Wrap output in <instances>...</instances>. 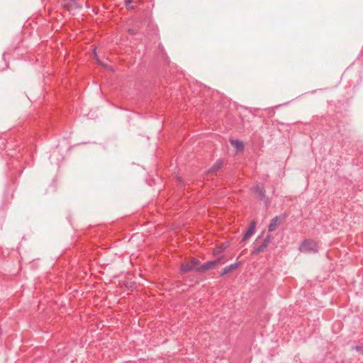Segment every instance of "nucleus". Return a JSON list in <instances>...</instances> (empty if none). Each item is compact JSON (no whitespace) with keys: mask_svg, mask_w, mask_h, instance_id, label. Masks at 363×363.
Returning <instances> with one entry per match:
<instances>
[{"mask_svg":"<svg viewBox=\"0 0 363 363\" xmlns=\"http://www.w3.org/2000/svg\"><path fill=\"white\" fill-rule=\"evenodd\" d=\"M272 237L270 235L266 236V238L262 240L260 245H257L255 243V247L252 250V255H258L260 252H263L269 245V242L272 241Z\"/></svg>","mask_w":363,"mask_h":363,"instance_id":"obj_2","label":"nucleus"},{"mask_svg":"<svg viewBox=\"0 0 363 363\" xmlns=\"http://www.w3.org/2000/svg\"><path fill=\"white\" fill-rule=\"evenodd\" d=\"M223 164V161L222 160H218L209 169V172H216L220 169Z\"/></svg>","mask_w":363,"mask_h":363,"instance_id":"obj_11","label":"nucleus"},{"mask_svg":"<svg viewBox=\"0 0 363 363\" xmlns=\"http://www.w3.org/2000/svg\"><path fill=\"white\" fill-rule=\"evenodd\" d=\"M230 143L236 148L237 151L240 152L244 150V143L241 140L230 139Z\"/></svg>","mask_w":363,"mask_h":363,"instance_id":"obj_6","label":"nucleus"},{"mask_svg":"<svg viewBox=\"0 0 363 363\" xmlns=\"http://www.w3.org/2000/svg\"><path fill=\"white\" fill-rule=\"evenodd\" d=\"M228 245L226 243H222L220 245L216 246V247L213 250V254L214 256H216L223 252L227 248Z\"/></svg>","mask_w":363,"mask_h":363,"instance_id":"obj_9","label":"nucleus"},{"mask_svg":"<svg viewBox=\"0 0 363 363\" xmlns=\"http://www.w3.org/2000/svg\"><path fill=\"white\" fill-rule=\"evenodd\" d=\"M132 3V0H125V4L126 6L130 5Z\"/></svg>","mask_w":363,"mask_h":363,"instance_id":"obj_14","label":"nucleus"},{"mask_svg":"<svg viewBox=\"0 0 363 363\" xmlns=\"http://www.w3.org/2000/svg\"><path fill=\"white\" fill-rule=\"evenodd\" d=\"M239 265V263H234V264H231L227 267H225L223 272L220 273V276H224L227 274H228L229 272H230L231 271H233V269H236Z\"/></svg>","mask_w":363,"mask_h":363,"instance_id":"obj_7","label":"nucleus"},{"mask_svg":"<svg viewBox=\"0 0 363 363\" xmlns=\"http://www.w3.org/2000/svg\"><path fill=\"white\" fill-rule=\"evenodd\" d=\"M279 218L278 216H276L275 218H274L271 220L270 224L269 225L268 230L269 232L274 231L279 225Z\"/></svg>","mask_w":363,"mask_h":363,"instance_id":"obj_8","label":"nucleus"},{"mask_svg":"<svg viewBox=\"0 0 363 363\" xmlns=\"http://www.w3.org/2000/svg\"><path fill=\"white\" fill-rule=\"evenodd\" d=\"M194 269L195 265H192L190 263H183L180 267V270L184 273L194 270Z\"/></svg>","mask_w":363,"mask_h":363,"instance_id":"obj_10","label":"nucleus"},{"mask_svg":"<svg viewBox=\"0 0 363 363\" xmlns=\"http://www.w3.org/2000/svg\"><path fill=\"white\" fill-rule=\"evenodd\" d=\"M199 261L196 259H194L191 262L190 264H191L192 265H195V269L196 270V269L198 268L197 266L199 265Z\"/></svg>","mask_w":363,"mask_h":363,"instance_id":"obj_13","label":"nucleus"},{"mask_svg":"<svg viewBox=\"0 0 363 363\" xmlns=\"http://www.w3.org/2000/svg\"><path fill=\"white\" fill-rule=\"evenodd\" d=\"M222 257H218V259L215 260L208 261L205 262L203 264H202L201 267L196 269V271L198 272H206L207 270H209L211 269L213 266H215L220 259Z\"/></svg>","mask_w":363,"mask_h":363,"instance_id":"obj_3","label":"nucleus"},{"mask_svg":"<svg viewBox=\"0 0 363 363\" xmlns=\"http://www.w3.org/2000/svg\"><path fill=\"white\" fill-rule=\"evenodd\" d=\"M352 350H355L359 351L363 354V345H357V346L353 347Z\"/></svg>","mask_w":363,"mask_h":363,"instance_id":"obj_12","label":"nucleus"},{"mask_svg":"<svg viewBox=\"0 0 363 363\" xmlns=\"http://www.w3.org/2000/svg\"><path fill=\"white\" fill-rule=\"evenodd\" d=\"M298 250L303 253H316L318 251V246L314 240L306 239L301 243Z\"/></svg>","mask_w":363,"mask_h":363,"instance_id":"obj_1","label":"nucleus"},{"mask_svg":"<svg viewBox=\"0 0 363 363\" xmlns=\"http://www.w3.org/2000/svg\"><path fill=\"white\" fill-rule=\"evenodd\" d=\"M255 226H256V223L255 221L252 222V223L250 224V226L247 230L243 238H242L241 242H244L245 240H247L249 238H250L253 235V233L255 232Z\"/></svg>","mask_w":363,"mask_h":363,"instance_id":"obj_5","label":"nucleus"},{"mask_svg":"<svg viewBox=\"0 0 363 363\" xmlns=\"http://www.w3.org/2000/svg\"><path fill=\"white\" fill-rule=\"evenodd\" d=\"M255 193L257 194L261 200L267 199L265 196V189L262 185L257 184L253 187Z\"/></svg>","mask_w":363,"mask_h":363,"instance_id":"obj_4","label":"nucleus"}]
</instances>
